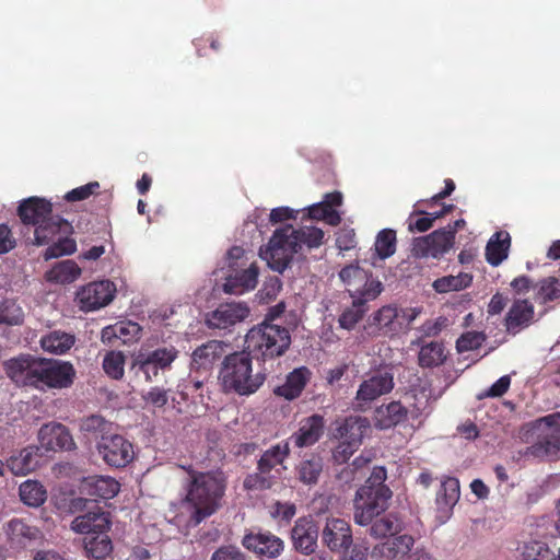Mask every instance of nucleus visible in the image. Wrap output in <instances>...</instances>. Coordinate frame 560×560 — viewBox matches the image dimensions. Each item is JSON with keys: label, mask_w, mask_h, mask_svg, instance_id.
<instances>
[{"label": "nucleus", "mask_w": 560, "mask_h": 560, "mask_svg": "<svg viewBox=\"0 0 560 560\" xmlns=\"http://www.w3.org/2000/svg\"><path fill=\"white\" fill-rule=\"evenodd\" d=\"M7 375L14 382L37 389L69 388L75 378V369L68 361L21 355L4 364Z\"/></svg>", "instance_id": "obj_1"}, {"label": "nucleus", "mask_w": 560, "mask_h": 560, "mask_svg": "<svg viewBox=\"0 0 560 560\" xmlns=\"http://www.w3.org/2000/svg\"><path fill=\"white\" fill-rule=\"evenodd\" d=\"M323 240L324 232L319 228L305 225L295 229L285 225L273 232L262 257L272 270L282 273L291 264L294 254L304 247L317 248L323 244Z\"/></svg>", "instance_id": "obj_2"}, {"label": "nucleus", "mask_w": 560, "mask_h": 560, "mask_svg": "<svg viewBox=\"0 0 560 560\" xmlns=\"http://www.w3.org/2000/svg\"><path fill=\"white\" fill-rule=\"evenodd\" d=\"M188 476L186 502L192 508L191 518L199 524L215 513L226 490V477L222 470L197 471L183 467Z\"/></svg>", "instance_id": "obj_3"}, {"label": "nucleus", "mask_w": 560, "mask_h": 560, "mask_svg": "<svg viewBox=\"0 0 560 560\" xmlns=\"http://www.w3.org/2000/svg\"><path fill=\"white\" fill-rule=\"evenodd\" d=\"M386 479V468L375 466L364 485L357 490L353 501L355 524L368 526L387 511L393 491L385 485Z\"/></svg>", "instance_id": "obj_4"}, {"label": "nucleus", "mask_w": 560, "mask_h": 560, "mask_svg": "<svg viewBox=\"0 0 560 560\" xmlns=\"http://www.w3.org/2000/svg\"><path fill=\"white\" fill-rule=\"evenodd\" d=\"M219 380L225 393L249 396L260 388L266 375L261 372L253 373L252 355L244 350L224 357Z\"/></svg>", "instance_id": "obj_5"}, {"label": "nucleus", "mask_w": 560, "mask_h": 560, "mask_svg": "<svg viewBox=\"0 0 560 560\" xmlns=\"http://www.w3.org/2000/svg\"><path fill=\"white\" fill-rule=\"evenodd\" d=\"M18 214L24 224L35 226V244H48L57 233H68L71 224L52 214V206L49 201L38 197H31L21 202Z\"/></svg>", "instance_id": "obj_6"}, {"label": "nucleus", "mask_w": 560, "mask_h": 560, "mask_svg": "<svg viewBox=\"0 0 560 560\" xmlns=\"http://www.w3.org/2000/svg\"><path fill=\"white\" fill-rule=\"evenodd\" d=\"M291 345V334L284 326L261 322L245 336V350L262 361L282 357Z\"/></svg>", "instance_id": "obj_7"}, {"label": "nucleus", "mask_w": 560, "mask_h": 560, "mask_svg": "<svg viewBox=\"0 0 560 560\" xmlns=\"http://www.w3.org/2000/svg\"><path fill=\"white\" fill-rule=\"evenodd\" d=\"M291 453L289 442L281 441L262 452L257 460L256 471L248 474L243 481L247 491H265L279 482L284 465Z\"/></svg>", "instance_id": "obj_8"}, {"label": "nucleus", "mask_w": 560, "mask_h": 560, "mask_svg": "<svg viewBox=\"0 0 560 560\" xmlns=\"http://www.w3.org/2000/svg\"><path fill=\"white\" fill-rule=\"evenodd\" d=\"M339 277L347 285L351 298L375 300L383 290L382 282L358 265L346 266L340 270Z\"/></svg>", "instance_id": "obj_9"}, {"label": "nucleus", "mask_w": 560, "mask_h": 560, "mask_svg": "<svg viewBox=\"0 0 560 560\" xmlns=\"http://www.w3.org/2000/svg\"><path fill=\"white\" fill-rule=\"evenodd\" d=\"M395 386L394 373L389 368H380L366 375L358 387L354 400L357 405L364 409L378 399L381 396L389 394Z\"/></svg>", "instance_id": "obj_10"}, {"label": "nucleus", "mask_w": 560, "mask_h": 560, "mask_svg": "<svg viewBox=\"0 0 560 560\" xmlns=\"http://www.w3.org/2000/svg\"><path fill=\"white\" fill-rule=\"evenodd\" d=\"M5 542L10 549L21 551L44 539L42 529L30 521L13 517L3 524Z\"/></svg>", "instance_id": "obj_11"}, {"label": "nucleus", "mask_w": 560, "mask_h": 560, "mask_svg": "<svg viewBox=\"0 0 560 560\" xmlns=\"http://www.w3.org/2000/svg\"><path fill=\"white\" fill-rule=\"evenodd\" d=\"M96 450L103 462L114 468H124L135 458L132 443L116 432L101 442Z\"/></svg>", "instance_id": "obj_12"}, {"label": "nucleus", "mask_w": 560, "mask_h": 560, "mask_svg": "<svg viewBox=\"0 0 560 560\" xmlns=\"http://www.w3.org/2000/svg\"><path fill=\"white\" fill-rule=\"evenodd\" d=\"M250 314L248 305L244 302L221 303L208 313L206 324L210 329L231 331L237 324L243 323Z\"/></svg>", "instance_id": "obj_13"}, {"label": "nucleus", "mask_w": 560, "mask_h": 560, "mask_svg": "<svg viewBox=\"0 0 560 560\" xmlns=\"http://www.w3.org/2000/svg\"><path fill=\"white\" fill-rule=\"evenodd\" d=\"M454 235L444 228L433 231L427 236L416 237L412 241L411 255L416 258H440L454 245Z\"/></svg>", "instance_id": "obj_14"}, {"label": "nucleus", "mask_w": 560, "mask_h": 560, "mask_svg": "<svg viewBox=\"0 0 560 560\" xmlns=\"http://www.w3.org/2000/svg\"><path fill=\"white\" fill-rule=\"evenodd\" d=\"M116 288L108 280L91 282L77 293L80 308L91 312L108 305L115 296Z\"/></svg>", "instance_id": "obj_15"}, {"label": "nucleus", "mask_w": 560, "mask_h": 560, "mask_svg": "<svg viewBox=\"0 0 560 560\" xmlns=\"http://www.w3.org/2000/svg\"><path fill=\"white\" fill-rule=\"evenodd\" d=\"M335 438L345 439L332 451V459L336 464H345L353 455L362 440L361 427L357 420L346 419L336 428Z\"/></svg>", "instance_id": "obj_16"}, {"label": "nucleus", "mask_w": 560, "mask_h": 560, "mask_svg": "<svg viewBox=\"0 0 560 560\" xmlns=\"http://www.w3.org/2000/svg\"><path fill=\"white\" fill-rule=\"evenodd\" d=\"M38 447L47 452H68L77 448L70 430L59 422L43 424L38 431Z\"/></svg>", "instance_id": "obj_17"}, {"label": "nucleus", "mask_w": 560, "mask_h": 560, "mask_svg": "<svg viewBox=\"0 0 560 560\" xmlns=\"http://www.w3.org/2000/svg\"><path fill=\"white\" fill-rule=\"evenodd\" d=\"M242 545L260 558L275 559L283 549V540L270 532L248 533L242 539Z\"/></svg>", "instance_id": "obj_18"}, {"label": "nucleus", "mask_w": 560, "mask_h": 560, "mask_svg": "<svg viewBox=\"0 0 560 560\" xmlns=\"http://www.w3.org/2000/svg\"><path fill=\"white\" fill-rule=\"evenodd\" d=\"M322 541L332 552L349 549L353 541L350 524L341 518H328L322 530Z\"/></svg>", "instance_id": "obj_19"}, {"label": "nucleus", "mask_w": 560, "mask_h": 560, "mask_svg": "<svg viewBox=\"0 0 560 560\" xmlns=\"http://www.w3.org/2000/svg\"><path fill=\"white\" fill-rule=\"evenodd\" d=\"M319 529L311 516H303L295 521L291 529V539L296 551L312 555L317 548Z\"/></svg>", "instance_id": "obj_20"}, {"label": "nucleus", "mask_w": 560, "mask_h": 560, "mask_svg": "<svg viewBox=\"0 0 560 560\" xmlns=\"http://www.w3.org/2000/svg\"><path fill=\"white\" fill-rule=\"evenodd\" d=\"M324 417L314 413L300 422V428L287 440L298 448L310 447L316 444L324 434Z\"/></svg>", "instance_id": "obj_21"}, {"label": "nucleus", "mask_w": 560, "mask_h": 560, "mask_svg": "<svg viewBox=\"0 0 560 560\" xmlns=\"http://www.w3.org/2000/svg\"><path fill=\"white\" fill-rule=\"evenodd\" d=\"M535 307L527 299H516L504 317V327L511 335H516L534 323Z\"/></svg>", "instance_id": "obj_22"}, {"label": "nucleus", "mask_w": 560, "mask_h": 560, "mask_svg": "<svg viewBox=\"0 0 560 560\" xmlns=\"http://www.w3.org/2000/svg\"><path fill=\"white\" fill-rule=\"evenodd\" d=\"M397 307L386 305L375 312L363 327L364 335L371 338L393 336L396 331Z\"/></svg>", "instance_id": "obj_23"}, {"label": "nucleus", "mask_w": 560, "mask_h": 560, "mask_svg": "<svg viewBox=\"0 0 560 560\" xmlns=\"http://www.w3.org/2000/svg\"><path fill=\"white\" fill-rule=\"evenodd\" d=\"M79 431L88 442H95L97 446L105 439L110 438L116 432V428L105 417L93 413L80 420Z\"/></svg>", "instance_id": "obj_24"}, {"label": "nucleus", "mask_w": 560, "mask_h": 560, "mask_svg": "<svg viewBox=\"0 0 560 560\" xmlns=\"http://www.w3.org/2000/svg\"><path fill=\"white\" fill-rule=\"evenodd\" d=\"M109 527V513L98 506L77 516L71 523V529L73 532L86 536L94 535L97 532H108Z\"/></svg>", "instance_id": "obj_25"}, {"label": "nucleus", "mask_w": 560, "mask_h": 560, "mask_svg": "<svg viewBox=\"0 0 560 560\" xmlns=\"http://www.w3.org/2000/svg\"><path fill=\"white\" fill-rule=\"evenodd\" d=\"M460 488L459 481L455 477H445L436 493L435 504L438 517L445 522L452 514L453 508L459 500Z\"/></svg>", "instance_id": "obj_26"}, {"label": "nucleus", "mask_w": 560, "mask_h": 560, "mask_svg": "<svg viewBox=\"0 0 560 560\" xmlns=\"http://www.w3.org/2000/svg\"><path fill=\"white\" fill-rule=\"evenodd\" d=\"M415 544L410 535H399L380 542L372 549V558L375 560H395L407 555Z\"/></svg>", "instance_id": "obj_27"}, {"label": "nucleus", "mask_w": 560, "mask_h": 560, "mask_svg": "<svg viewBox=\"0 0 560 560\" xmlns=\"http://www.w3.org/2000/svg\"><path fill=\"white\" fill-rule=\"evenodd\" d=\"M81 489L94 501L109 500L119 492L120 485L109 476H90L83 480Z\"/></svg>", "instance_id": "obj_28"}, {"label": "nucleus", "mask_w": 560, "mask_h": 560, "mask_svg": "<svg viewBox=\"0 0 560 560\" xmlns=\"http://www.w3.org/2000/svg\"><path fill=\"white\" fill-rule=\"evenodd\" d=\"M311 377L312 372L307 366L295 368L287 375L284 384L273 389V394L287 400H293L302 394Z\"/></svg>", "instance_id": "obj_29"}, {"label": "nucleus", "mask_w": 560, "mask_h": 560, "mask_svg": "<svg viewBox=\"0 0 560 560\" xmlns=\"http://www.w3.org/2000/svg\"><path fill=\"white\" fill-rule=\"evenodd\" d=\"M229 345L221 340H209L194 350L191 366L197 370H210L213 364L223 358Z\"/></svg>", "instance_id": "obj_30"}, {"label": "nucleus", "mask_w": 560, "mask_h": 560, "mask_svg": "<svg viewBox=\"0 0 560 560\" xmlns=\"http://www.w3.org/2000/svg\"><path fill=\"white\" fill-rule=\"evenodd\" d=\"M259 268L256 264H250L246 269L235 271L226 277L223 284V291L229 294H243L255 289L258 281Z\"/></svg>", "instance_id": "obj_31"}, {"label": "nucleus", "mask_w": 560, "mask_h": 560, "mask_svg": "<svg viewBox=\"0 0 560 560\" xmlns=\"http://www.w3.org/2000/svg\"><path fill=\"white\" fill-rule=\"evenodd\" d=\"M39 451L40 448L34 445L21 450L19 454L8 459L9 469L16 476H25L34 471L38 466Z\"/></svg>", "instance_id": "obj_32"}, {"label": "nucleus", "mask_w": 560, "mask_h": 560, "mask_svg": "<svg viewBox=\"0 0 560 560\" xmlns=\"http://www.w3.org/2000/svg\"><path fill=\"white\" fill-rule=\"evenodd\" d=\"M511 246V236L506 231L494 233L486 246V259L493 266L498 267L509 256Z\"/></svg>", "instance_id": "obj_33"}, {"label": "nucleus", "mask_w": 560, "mask_h": 560, "mask_svg": "<svg viewBox=\"0 0 560 560\" xmlns=\"http://www.w3.org/2000/svg\"><path fill=\"white\" fill-rule=\"evenodd\" d=\"M75 342V336L61 330H52L42 336L39 343L44 351L61 355L67 353Z\"/></svg>", "instance_id": "obj_34"}, {"label": "nucleus", "mask_w": 560, "mask_h": 560, "mask_svg": "<svg viewBox=\"0 0 560 560\" xmlns=\"http://www.w3.org/2000/svg\"><path fill=\"white\" fill-rule=\"evenodd\" d=\"M447 359V352L442 341L433 340L420 346L418 364L423 369L442 365Z\"/></svg>", "instance_id": "obj_35"}, {"label": "nucleus", "mask_w": 560, "mask_h": 560, "mask_svg": "<svg viewBox=\"0 0 560 560\" xmlns=\"http://www.w3.org/2000/svg\"><path fill=\"white\" fill-rule=\"evenodd\" d=\"M370 525V535L375 538L396 536L404 528V523L396 513L382 514Z\"/></svg>", "instance_id": "obj_36"}, {"label": "nucleus", "mask_w": 560, "mask_h": 560, "mask_svg": "<svg viewBox=\"0 0 560 560\" xmlns=\"http://www.w3.org/2000/svg\"><path fill=\"white\" fill-rule=\"evenodd\" d=\"M145 360L156 366L162 374L172 369V364L179 355L178 349L173 346H163L148 352H140Z\"/></svg>", "instance_id": "obj_37"}, {"label": "nucleus", "mask_w": 560, "mask_h": 560, "mask_svg": "<svg viewBox=\"0 0 560 560\" xmlns=\"http://www.w3.org/2000/svg\"><path fill=\"white\" fill-rule=\"evenodd\" d=\"M397 237L392 229L380 231L375 237L374 254L372 255V265L375 266V259L385 260L396 252Z\"/></svg>", "instance_id": "obj_38"}, {"label": "nucleus", "mask_w": 560, "mask_h": 560, "mask_svg": "<svg viewBox=\"0 0 560 560\" xmlns=\"http://www.w3.org/2000/svg\"><path fill=\"white\" fill-rule=\"evenodd\" d=\"M84 549L86 555L95 560L106 558L113 550V545L107 532H97L94 535L85 536Z\"/></svg>", "instance_id": "obj_39"}, {"label": "nucleus", "mask_w": 560, "mask_h": 560, "mask_svg": "<svg viewBox=\"0 0 560 560\" xmlns=\"http://www.w3.org/2000/svg\"><path fill=\"white\" fill-rule=\"evenodd\" d=\"M21 501L32 508H38L45 503L47 491L45 487L36 480H26L19 487Z\"/></svg>", "instance_id": "obj_40"}, {"label": "nucleus", "mask_w": 560, "mask_h": 560, "mask_svg": "<svg viewBox=\"0 0 560 560\" xmlns=\"http://www.w3.org/2000/svg\"><path fill=\"white\" fill-rule=\"evenodd\" d=\"M298 479L307 486L317 483L322 471L323 460L319 456L302 459L295 468Z\"/></svg>", "instance_id": "obj_41"}, {"label": "nucleus", "mask_w": 560, "mask_h": 560, "mask_svg": "<svg viewBox=\"0 0 560 560\" xmlns=\"http://www.w3.org/2000/svg\"><path fill=\"white\" fill-rule=\"evenodd\" d=\"M528 453L537 458H560V438L555 434L545 435L528 448Z\"/></svg>", "instance_id": "obj_42"}, {"label": "nucleus", "mask_w": 560, "mask_h": 560, "mask_svg": "<svg viewBox=\"0 0 560 560\" xmlns=\"http://www.w3.org/2000/svg\"><path fill=\"white\" fill-rule=\"evenodd\" d=\"M81 275V268L73 260H63L56 264L48 272L47 280L57 283H71Z\"/></svg>", "instance_id": "obj_43"}, {"label": "nucleus", "mask_w": 560, "mask_h": 560, "mask_svg": "<svg viewBox=\"0 0 560 560\" xmlns=\"http://www.w3.org/2000/svg\"><path fill=\"white\" fill-rule=\"evenodd\" d=\"M369 301L364 298H352V305L347 307L339 316V326L347 330L353 329L366 313L365 304Z\"/></svg>", "instance_id": "obj_44"}, {"label": "nucleus", "mask_w": 560, "mask_h": 560, "mask_svg": "<svg viewBox=\"0 0 560 560\" xmlns=\"http://www.w3.org/2000/svg\"><path fill=\"white\" fill-rule=\"evenodd\" d=\"M472 282V276L460 272L457 276H445L436 279L432 287L438 293H447L451 291H460L468 288Z\"/></svg>", "instance_id": "obj_45"}, {"label": "nucleus", "mask_w": 560, "mask_h": 560, "mask_svg": "<svg viewBox=\"0 0 560 560\" xmlns=\"http://www.w3.org/2000/svg\"><path fill=\"white\" fill-rule=\"evenodd\" d=\"M536 300L541 304H547L560 299V281L555 277L541 279L536 284Z\"/></svg>", "instance_id": "obj_46"}, {"label": "nucleus", "mask_w": 560, "mask_h": 560, "mask_svg": "<svg viewBox=\"0 0 560 560\" xmlns=\"http://www.w3.org/2000/svg\"><path fill=\"white\" fill-rule=\"evenodd\" d=\"M24 313L21 306L13 300L0 302V325H20L23 323Z\"/></svg>", "instance_id": "obj_47"}, {"label": "nucleus", "mask_w": 560, "mask_h": 560, "mask_svg": "<svg viewBox=\"0 0 560 560\" xmlns=\"http://www.w3.org/2000/svg\"><path fill=\"white\" fill-rule=\"evenodd\" d=\"M125 355L120 351L108 352L103 360L104 372L113 380L124 376Z\"/></svg>", "instance_id": "obj_48"}, {"label": "nucleus", "mask_w": 560, "mask_h": 560, "mask_svg": "<svg viewBox=\"0 0 560 560\" xmlns=\"http://www.w3.org/2000/svg\"><path fill=\"white\" fill-rule=\"evenodd\" d=\"M408 412L410 411L400 401H390L383 413V425L389 428L406 421Z\"/></svg>", "instance_id": "obj_49"}, {"label": "nucleus", "mask_w": 560, "mask_h": 560, "mask_svg": "<svg viewBox=\"0 0 560 560\" xmlns=\"http://www.w3.org/2000/svg\"><path fill=\"white\" fill-rule=\"evenodd\" d=\"M487 340L483 331H466L456 340V350L458 353L477 350Z\"/></svg>", "instance_id": "obj_50"}, {"label": "nucleus", "mask_w": 560, "mask_h": 560, "mask_svg": "<svg viewBox=\"0 0 560 560\" xmlns=\"http://www.w3.org/2000/svg\"><path fill=\"white\" fill-rule=\"evenodd\" d=\"M307 215L310 219L324 220L331 226H337L341 222L340 213L335 209H328L322 201L311 206Z\"/></svg>", "instance_id": "obj_51"}, {"label": "nucleus", "mask_w": 560, "mask_h": 560, "mask_svg": "<svg viewBox=\"0 0 560 560\" xmlns=\"http://www.w3.org/2000/svg\"><path fill=\"white\" fill-rule=\"evenodd\" d=\"M131 371H133L136 376L140 374L143 376L144 382L152 383L158 380L159 375L162 374L161 371L144 359L143 355L138 354L131 364Z\"/></svg>", "instance_id": "obj_52"}, {"label": "nucleus", "mask_w": 560, "mask_h": 560, "mask_svg": "<svg viewBox=\"0 0 560 560\" xmlns=\"http://www.w3.org/2000/svg\"><path fill=\"white\" fill-rule=\"evenodd\" d=\"M77 250V243L74 240L70 237H62L58 240V242L48 246L44 252V259L50 260L54 258H59L61 256L71 255Z\"/></svg>", "instance_id": "obj_53"}, {"label": "nucleus", "mask_w": 560, "mask_h": 560, "mask_svg": "<svg viewBox=\"0 0 560 560\" xmlns=\"http://www.w3.org/2000/svg\"><path fill=\"white\" fill-rule=\"evenodd\" d=\"M524 556L526 560H560L559 553L556 555L546 544L533 541L525 547Z\"/></svg>", "instance_id": "obj_54"}, {"label": "nucleus", "mask_w": 560, "mask_h": 560, "mask_svg": "<svg viewBox=\"0 0 560 560\" xmlns=\"http://www.w3.org/2000/svg\"><path fill=\"white\" fill-rule=\"evenodd\" d=\"M98 182H90L83 186L71 189L65 195V200L68 202H77L89 199L93 195H97L100 190Z\"/></svg>", "instance_id": "obj_55"}, {"label": "nucleus", "mask_w": 560, "mask_h": 560, "mask_svg": "<svg viewBox=\"0 0 560 560\" xmlns=\"http://www.w3.org/2000/svg\"><path fill=\"white\" fill-rule=\"evenodd\" d=\"M415 402L411 404L410 415L412 418H419L429 415L432 411L430 393L425 388L413 395Z\"/></svg>", "instance_id": "obj_56"}, {"label": "nucleus", "mask_w": 560, "mask_h": 560, "mask_svg": "<svg viewBox=\"0 0 560 560\" xmlns=\"http://www.w3.org/2000/svg\"><path fill=\"white\" fill-rule=\"evenodd\" d=\"M435 220L436 218H434L433 213L413 212L409 218L408 229L410 232H425L433 226Z\"/></svg>", "instance_id": "obj_57"}, {"label": "nucleus", "mask_w": 560, "mask_h": 560, "mask_svg": "<svg viewBox=\"0 0 560 560\" xmlns=\"http://www.w3.org/2000/svg\"><path fill=\"white\" fill-rule=\"evenodd\" d=\"M210 560H249V557L233 545L221 546L210 557Z\"/></svg>", "instance_id": "obj_58"}, {"label": "nucleus", "mask_w": 560, "mask_h": 560, "mask_svg": "<svg viewBox=\"0 0 560 560\" xmlns=\"http://www.w3.org/2000/svg\"><path fill=\"white\" fill-rule=\"evenodd\" d=\"M142 397L145 402L154 407L162 408L168 402V390L159 386H154L151 387L150 390Z\"/></svg>", "instance_id": "obj_59"}, {"label": "nucleus", "mask_w": 560, "mask_h": 560, "mask_svg": "<svg viewBox=\"0 0 560 560\" xmlns=\"http://www.w3.org/2000/svg\"><path fill=\"white\" fill-rule=\"evenodd\" d=\"M296 513V506L291 502L277 501L272 506V516L281 521L290 522Z\"/></svg>", "instance_id": "obj_60"}, {"label": "nucleus", "mask_w": 560, "mask_h": 560, "mask_svg": "<svg viewBox=\"0 0 560 560\" xmlns=\"http://www.w3.org/2000/svg\"><path fill=\"white\" fill-rule=\"evenodd\" d=\"M446 325L447 319L440 316L435 319L425 320L421 325L420 330L424 337H435L443 330V328L446 327Z\"/></svg>", "instance_id": "obj_61"}, {"label": "nucleus", "mask_w": 560, "mask_h": 560, "mask_svg": "<svg viewBox=\"0 0 560 560\" xmlns=\"http://www.w3.org/2000/svg\"><path fill=\"white\" fill-rule=\"evenodd\" d=\"M116 326H122V331L118 332V339H120L124 343L138 339L141 331L139 324L133 322H119L116 324Z\"/></svg>", "instance_id": "obj_62"}, {"label": "nucleus", "mask_w": 560, "mask_h": 560, "mask_svg": "<svg viewBox=\"0 0 560 560\" xmlns=\"http://www.w3.org/2000/svg\"><path fill=\"white\" fill-rule=\"evenodd\" d=\"M510 385H511V377L509 375H503L489 387V389L486 392L485 396L486 397H501L509 390Z\"/></svg>", "instance_id": "obj_63"}, {"label": "nucleus", "mask_w": 560, "mask_h": 560, "mask_svg": "<svg viewBox=\"0 0 560 560\" xmlns=\"http://www.w3.org/2000/svg\"><path fill=\"white\" fill-rule=\"evenodd\" d=\"M336 245L340 250H350L355 247V233L353 230H342L338 233Z\"/></svg>", "instance_id": "obj_64"}]
</instances>
